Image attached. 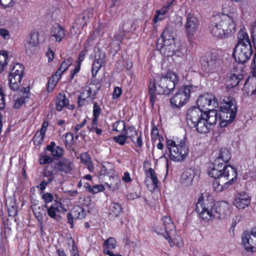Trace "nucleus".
<instances>
[{
	"label": "nucleus",
	"instance_id": "obj_18",
	"mask_svg": "<svg viewBox=\"0 0 256 256\" xmlns=\"http://www.w3.org/2000/svg\"><path fill=\"white\" fill-rule=\"evenodd\" d=\"M250 202L249 196L246 193H239L235 197L234 204L238 209H244Z\"/></svg>",
	"mask_w": 256,
	"mask_h": 256
},
{
	"label": "nucleus",
	"instance_id": "obj_13",
	"mask_svg": "<svg viewBox=\"0 0 256 256\" xmlns=\"http://www.w3.org/2000/svg\"><path fill=\"white\" fill-rule=\"evenodd\" d=\"M204 112L196 107H192L190 108L186 114V120L188 125L190 128L196 127V124L202 118Z\"/></svg>",
	"mask_w": 256,
	"mask_h": 256
},
{
	"label": "nucleus",
	"instance_id": "obj_19",
	"mask_svg": "<svg viewBox=\"0 0 256 256\" xmlns=\"http://www.w3.org/2000/svg\"><path fill=\"white\" fill-rule=\"evenodd\" d=\"M220 61L218 60L213 58L212 56L206 59V61L203 64L204 70L206 73H212L216 72L220 69Z\"/></svg>",
	"mask_w": 256,
	"mask_h": 256
},
{
	"label": "nucleus",
	"instance_id": "obj_32",
	"mask_svg": "<svg viewBox=\"0 0 256 256\" xmlns=\"http://www.w3.org/2000/svg\"><path fill=\"white\" fill-rule=\"evenodd\" d=\"M251 44L245 28L239 31L238 34V42L236 44Z\"/></svg>",
	"mask_w": 256,
	"mask_h": 256
},
{
	"label": "nucleus",
	"instance_id": "obj_11",
	"mask_svg": "<svg viewBox=\"0 0 256 256\" xmlns=\"http://www.w3.org/2000/svg\"><path fill=\"white\" fill-rule=\"evenodd\" d=\"M197 105L199 109L204 112H208L214 110L218 106L216 96L212 94H206L200 96L197 100Z\"/></svg>",
	"mask_w": 256,
	"mask_h": 256
},
{
	"label": "nucleus",
	"instance_id": "obj_3",
	"mask_svg": "<svg viewBox=\"0 0 256 256\" xmlns=\"http://www.w3.org/2000/svg\"><path fill=\"white\" fill-rule=\"evenodd\" d=\"M236 24L232 16L226 14L216 15L211 18L210 33L218 38H224L232 35L236 31Z\"/></svg>",
	"mask_w": 256,
	"mask_h": 256
},
{
	"label": "nucleus",
	"instance_id": "obj_27",
	"mask_svg": "<svg viewBox=\"0 0 256 256\" xmlns=\"http://www.w3.org/2000/svg\"><path fill=\"white\" fill-rule=\"evenodd\" d=\"M50 34L51 38L58 42H60L66 35L64 28L59 24L52 27Z\"/></svg>",
	"mask_w": 256,
	"mask_h": 256
},
{
	"label": "nucleus",
	"instance_id": "obj_12",
	"mask_svg": "<svg viewBox=\"0 0 256 256\" xmlns=\"http://www.w3.org/2000/svg\"><path fill=\"white\" fill-rule=\"evenodd\" d=\"M198 24V20L196 16L190 13L187 14L184 29L188 38H192L194 36L197 31Z\"/></svg>",
	"mask_w": 256,
	"mask_h": 256
},
{
	"label": "nucleus",
	"instance_id": "obj_47",
	"mask_svg": "<svg viewBox=\"0 0 256 256\" xmlns=\"http://www.w3.org/2000/svg\"><path fill=\"white\" fill-rule=\"evenodd\" d=\"M44 134H41L40 131L36 132L33 138L34 143L35 145H39L42 142Z\"/></svg>",
	"mask_w": 256,
	"mask_h": 256
},
{
	"label": "nucleus",
	"instance_id": "obj_60",
	"mask_svg": "<svg viewBox=\"0 0 256 256\" xmlns=\"http://www.w3.org/2000/svg\"><path fill=\"white\" fill-rule=\"evenodd\" d=\"M70 248L72 256H78V248L76 246L73 240L72 241L71 248Z\"/></svg>",
	"mask_w": 256,
	"mask_h": 256
},
{
	"label": "nucleus",
	"instance_id": "obj_22",
	"mask_svg": "<svg viewBox=\"0 0 256 256\" xmlns=\"http://www.w3.org/2000/svg\"><path fill=\"white\" fill-rule=\"evenodd\" d=\"M68 100L66 98L64 94H59L56 100V109L58 111H61L64 107H66L70 110H74L75 108L74 104H68Z\"/></svg>",
	"mask_w": 256,
	"mask_h": 256
},
{
	"label": "nucleus",
	"instance_id": "obj_43",
	"mask_svg": "<svg viewBox=\"0 0 256 256\" xmlns=\"http://www.w3.org/2000/svg\"><path fill=\"white\" fill-rule=\"evenodd\" d=\"M2 54L0 53V72L3 70L4 68L6 66L8 58V54L7 52L2 51Z\"/></svg>",
	"mask_w": 256,
	"mask_h": 256
},
{
	"label": "nucleus",
	"instance_id": "obj_35",
	"mask_svg": "<svg viewBox=\"0 0 256 256\" xmlns=\"http://www.w3.org/2000/svg\"><path fill=\"white\" fill-rule=\"evenodd\" d=\"M110 181L106 183L108 188L113 191L118 189L120 184L118 178L116 176H110Z\"/></svg>",
	"mask_w": 256,
	"mask_h": 256
},
{
	"label": "nucleus",
	"instance_id": "obj_33",
	"mask_svg": "<svg viewBox=\"0 0 256 256\" xmlns=\"http://www.w3.org/2000/svg\"><path fill=\"white\" fill-rule=\"evenodd\" d=\"M122 212V207L120 204L116 202L112 203L109 207V216L114 218L118 216Z\"/></svg>",
	"mask_w": 256,
	"mask_h": 256
},
{
	"label": "nucleus",
	"instance_id": "obj_42",
	"mask_svg": "<svg viewBox=\"0 0 256 256\" xmlns=\"http://www.w3.org/2000/svg\"><path fill=\"white\" fill-rule=\"evenodd\" d=\"M43 176L44 177L48 178L47 180L48 182H51L54 178V175L52 168H50L49 166H46L44 169Z\"/></svg>",
	"mask_w": 256,
	"mask_h": 256
},
{
	"label": "nucleus",
	"instance_id": "obj_21",
	"mask_svg": "<svg viewBox=\"0 0 256 256\" xmlns=\"http://www.w3.org/2000/svg\"><path fill=\"white\" fill-rule=\"evenodd\" d=\"M72 162L66 158L62 159L56 163L54 168L59 172L68 174L70 173L72 170Z\"/></svg>",
	"mask_w": 256,
	"mask_h": 256
},
{
	"label": "nucleus",
	"instance_id": "obj_5",
	"mask_svg": "<svg viewBox=\"0 0 256 256\" xmlns=\"http://www.w3.org/2000/svg\"><path fill=\"white\" fill-rule=\"evenodd\" d=\"M214 201L212 198L204 199L200 196L196 204V211L202 219L208 220L214 218Z\"/></svg>",
	"mask_w": 256,
	"mask_h": 256
},
{
	"label": "nucleus",
	"instance_id": "obj_58",
	"mask_svg": "<svg viewBox=\"0 0 256 256\" xmlns=\"http://www.w3.org/2000/svg\"><path fill=\"white\" fill-rule=\"evenodd\" d=\"M104 190V186L102 185H96L93 186L90 189V192L92 194H97L100 192H102Z\"/></svg>",
	"mask_w": 256,
	"mask_h": 256
},
{
	"label": "nucleus",
	"instance_id": "obj_63",
	"mask_svg": "<svg viewBox=\"0 0 256 256\" xmlns=\"http://www.w3.org/2000/svg\"><path fill=\"white\" fill-rule=\"evenodd\" d=\"M90 100L84 98L79 96L78 98V106H82L86 105Z\"/></svg>",
	"mask_w": 256,
	"mask_h": 256
},
{
	"label": "nucleus",
	"instance_id": "obj_39",
	"mask_svg": "<svg viewBox=\"0 0 256 256\" xmlns=\"http://www.w3.org/2000/svg\"><path fill=\"white\" fill-rule=\"evenodd\" d=\"M60 76H61L56 72V74L50 78L49 80L48 86V91H52L54 88L58 80L60 78Z\"/></svg>",
	"mask_w": 256,
	"mask_h": 256
},
{
	"label": "nucleus",
	"instance_id": "obj_62",
	"mask_svg": "<svg viewBox=\"0 0 256 256\" xmlns=\"http://www.w3.org/2000/svg\"><path fill=\"white\" fill-rule=\"evenodd\" d=\"M42 198L46 203H48L52 200L53 196L51 194L47 192L42 194Z\"/></svg>",
	"mask_w": 256,
	"mask_h": 256
},
{
	"label": "nucleus",
	"instance_id": "obj_26",
	"mask_svg": "<svg viewBox=\"0 0 256 256\" xmlns=\"http://www.w3.org/2000/svg\"><path fill=\"white\" fill-rule=\"evenodd\" d=\"M94 10L92 8H90L84 11L76 19V24L81 26L82 28H83L92 18Z\"/></svg>",
	"mask_w": 256,
	"mask_h": 256
},
{
	"label": "nucleus",
	"instance_id": "obj_37",
	"mask_svg": "<svg viewBox=\"0 0 256 256\" xmlns=\"http://www.w3.org/2000/svg\"><path fill=\"white\" fill-rule=\"evenodd\" d=\"M71 212L74 216L75 219H82L86 216L84 210L79 206H74Z\"/></svg>",
	"mask_w": 256,
	"mask_h": 256
},
{
	"label": "nucleus",
	"instance_id": "obj_15",
	"mask_svg": "<svg viewBox=\"0 0 256 256\" xmlns=\"http://www.w3.org/2000/svg\"><path fill=\"white\" fill-rule=\"evenodd\" d=\"M230 158L231 154L230 151L226 148H221L217 158L214 160L212 168H215L217 165L218 166L219 168L222 170L226 167L231 166H230L224 165V164L221 162V161H222L224 163H226Z\"/></svg>",
	"mask_w": 256,
	"mask_h": 256
},
{
	"label": "nucleus",
	"instance_id": "obj_36",
	"mask_svg": "<svg viewBox=\"0 0 256 256\" xmlns=\"http://www.w3.org/2000/svg\"><path fill=\"white\" fill-rule=\"evenodd\" d=\"M155 232L163 236L170 244L171 238L170 236V232L165 230V228L162 225H158L154 228Z\"/></svg>",
	"mask_w": 256,
	"mask_h": 256
},
{
	"label": "nucleus",
	"instance_id": "obj_56",
	"mask_svg": "<svg viewBox=\"0 0 256 256\" xmlns=\"http://www.w3.org/2000/svg\"><path fill=\"white\" fill-rule=\"evenodd\" d=\"M52 162V158L47 156H44L40 159V164H48Z\"/></svg>",
	"mask_w": 256,
	"mask_h": 256
},
{
	"label": "nucleus",
	"instance_id": "obj_53",
	"mask_svg": "<svg viewBox=\"0 0 256 256\" xmlns=\"http://www.w3.org/2000/svg\"><path fill=\"white\" fill-rule=\"evenodd\" d=\"M40 208L39 207L38 209L35 208L34 210V213L36 216V218H37L38 222H40L41 223V226H40V229L41 230H42V214L40 213Z\"/></svg>",
	"mask_w": 256,
	"mask_h": 256
},
{
	"label": "nucleus",
	"instance_id": "obj_1",
	"mask_svg": "<svg viewBox=\"0 0 256 256\" xmlns=\"http://www.w3.org/2000/svg\"><path fill=\"white\" fill-rule=\"evenodd\" d=\"M178 80V76L170 72L164 76H158L156 79L150 80L148 86L150 100L153 106L156 98V94H169L174 90Z\"/></svg>",
	"mask_w": 256,
	"mask_h": 256
},
{
	"label": "nucleus",
	"instance_id": "obj_51",
	"mask_svg": "<svg viewBox=\"0 0 256 256\" xmlns=\"http://www.w3.org/2000/svg\"><path fill=\"white\" fill-rule=\"evenodd\" d=\"M126 33V32L120 28L119 31L115 34L113 40L118 42L121 41L125 36Z\"/></svg>",
	"mask_w": 256,
	"mask_h": 256
},
{
	"label": "nucleus",
	"instance_id": "obj_29",
	"mask_svg": "<svg viewBox=\"0 0 256 256\" xmlns=\"http://www.w3.org/2000/svg\"><path fill=\"white\" fill-rule=\"evenodd\" d=\"M194 178V172L191 169L186 170L182 174L180 182L185 186L192 185Z\"/></svg>",
	"mask_w": 256,
	"mask_h": 256
},
{
	"label": "nucleus",
	"instance_id": "obj_59",
	"mask_svg": "<svg viewBox=\"0 0 256 256\" xmlns=\"http://www.w3.org/2000/svg\"><path fill=\"white\" fill-rule=\"evenodd\" d=\"M114 170L112 168H110L108 170V169L106 168V166H103L100 170V175L106 176L109 174H112Z\"/></svg>",
	"mask_w": 256,
	"mask_h": 256
},
{
	"label": "nucleus",
	"instance_id": "obj_38",
	"mask_svg": "<svg viewBox=\"0 0 256 256\" xmlns=\"http://www.w3.org/2000/svg\"><path fill=\"white\" fill-rule=\"evenodd\" d=\"M82 161L87 166L90 172L94 170V165L90 160V156L87 152L82 153L80 155Z\"/></svg>",
	"mask_w": 256,
	"mask_h": 256
},
{
	"label": "nucleus",
	"instance_id": "obj_10",
	"mask_svg": "<svg viewBox=\"0 0 256 256\" xmlns=\"http://www.w3.org/2000/svg\"><path fill=\"white\" fill-rule=\"evenodd\" d=\"M252 52V44H236L233 56L236 61L240 64H244L250 59Z\"/></svg>",
	"mask_w": 256,
	"mask_h": 256
},
{
	"label": "nucleus",
	"instance_id": "obj_61",
	"mask_svg": "<svg viewBox=\"0 0 256 256\" xmlns=\"http://www.w3.org/2000/svg\"><path fill=\"white\" fill-rule=\"evenodd\" d=\"M101 109L99 106L96 103L94 102V108H93V114L94 116L98 117L100 113Z\"/></svg>",
	"mask_w": 256,
	"mask_h": 256
},
{
	"label": "nucleus",
	"instance_id": "obj_14",
	"mask_svg": "<svg viewBox=\"0 0 256 256\" xmlns=\"http://www.w3.org/2000/svg\"><path fill=\"white\" fill-rule=\"evenodd\" d=\"M242 78V68H234L230 72V76L228 78L226 87L228 88H232L237 86Z\"/></svg>",
	"mask_w": 256,
	"mask_h": 256
},
{
	"label": "nucleus",
	"instance_id": "obj_2",
	"mask_svg": "<svg viewBox=\"0 0 256 256\" xmlns=\"http://www.w3.org/2000/svg\"><path fill=\"white\" fill-rule=\"evenodd\" d=\"M208 174L214 178L212 183L213 188L216 192H220L227 190L232 184L236 182L238 173L236 170L232 166H228L220 170L218 166L210 168Z\"/></svg>",
	"mask_w": 256,
	"mask_h": 256
},
{
	"label": "nucleus",
	"instance_id": "obj_55",
	"mask_svg": "<svg viewBox=\"0 0 256 256\" xmlns=\"http://www.w3.org/2000/svg\"><path fill=\"white\" fill-rule=\"evenodd\" d=\"M0 4L4 8H7L12 6L14 2L12 0H0Z\"/></svg>",
	"mask_w": 256,
	"mask_h": 256
},
{
	"label": "nucleus",
	"instance_id": "obj_4",
	"mask_svg": "<svg viewBox=\"0 0 256 256\" xmlns=\"http://www.w3.org/2000/svg\"><path fill=\"white\" fill-rule=\"evenodd\" d=\"M166 146L170 152V160L174 162L184 160L188 154V148L184 140H167Z\"/></svg>",
	"mask_w": 256,
	"mask_h": 256
},
{
	"label": "nucleus",
	"instance_id": "obj_25",
	"mask_svg": "<svg viewBox=\"0 0 256 256\" xmlns=\"http://www.w3.org/2000/svg\"><path fill=\"white\" fill-rule=\"evenodd\" d=\"M116 246V240L112 237H110L104 244V254L109 256H122L119 254H114L111 250L115 248Z\"/></svg>",
	"mask_w": 256,
	"mask_h": 256
},
{
	"label": "nucleus",
	"instance_id": "obj_64",
	"mask_svg": "<svg viewBox=\"0 0 256 256\" xmlns=\"http://www.w3.org/2000/svg\"><path fill=\"white\" fill-rule=\"evenodd\" d=\"M0 36L4 39H8L10 38L9 32L5 28H0Z\"/></svg>",
	"mask_w": 256,
	"mask_h": 256
},
{
	"label": "nucleus",
	"instance_id": "obj_40",
	"mask_svg": "<svg viewBox=\"0 0 256 256\" xmlns=\"http://www.w3.org/2000/svg\"><path fill=\"white\" fill-rule=\"evenodd\" d=\"M72 59L70 58H68L61 64L60 67L56 71L57 73L61 76L62 74L72 64Z\"/></svg>",
	"mask_w": 256,
	"mask_h": 256
},
{
	"label": "nucleus",
	"instance_id": "obj_48",
	"mask_svg": "<svg viewBox=\"0 0 256 256\" xmlns=\"http://www.w3.org/2000/svg\"><path fill=\"white\" fill-rule=\"evenodd\" d=\"M92 88L90 87H86L83 90L80 94V96L84 98L90 100H92L94 98V96H92Z\"/></svg>",
	"mask_w": 256,
	"mask_h": 256
},
{
	"label": "nucleus",
	"instance_id": "obj_49",
	"mask_svg": "<svg viewBox=\"0 0 256 256\" xmlns=\"http://www.w3.org/2000/svg\"><path fill=\"white\" fill-rule=\"evenodd\" d=\"M148 172L150 176L151 180L152 182V184H153L154 188H155L158 186V178L154 170L152 168H149Z\"/></svg>",
	"mask_w": 256,
	"mask_h": 256
},
{
	"label": "nucleus",
	"instance_id": "obj_30",
	"mask_svg": "<svg viewBox=\"0 0 256 256\" xmlns=\"http://www.w3.org/2000/svg\"><path fill=\"white\" fill-rule=\"evenodd\" d=\"M6 204L9 216H14L16 215L17 206L15 199L14 198H8L6 200Z\"/></svg>",
	"mask_w": 256,
	"mask_h": 256
},
{
	"label": "nucleus",
	"instance_id": "obj_28",
	"mask_svg": "<svg viewBox=\"0 0 256 256\" xmlns=\"http://www.w3.org/2000/svg\"><path fill=\"white\" fill-rule=\"evenodd\" d=\"M38 44V32H32L30 34V38L25 44L26 51H31L32 48H35Z\"/></svg>",
	"mask_w": 256,
	"mask_h": 256
},
{
	"label": "nucleus",
	"instance_id": "obj_31",
	"mask_svg": "<svg viewBox=\"0 0 256 256\" xmlns=\"http://www.w3.org/2000/svg\"><path fill=\"white\" fill-rule=\"evenodd\" d=\"M163 43H170L174 44V34L172 30L170 28H166L162 34Z\"/></svg>",
	"mask_w": 256,
	"mask_h": 256
},
{
	"label": "nucleus",
	"instance_id": "obj_16",
	"mask_svg": "<svg viewBox=\"0 0 256 256\" xmlns=\"http://www.w3.org/2000/svg\"><path fill=\"white\" fill-rule=\"evenodd\" d=\"M230 214V206L225 202H221L214 206V218L224 219Z\"/></svg>",
	"mask_w": 256,
	"mask_h": 256
},
{
	"label": "nucleus",
	"instance_id": "obj_17",
	"mask_svg": "<svg viewBox=\"0 0 256 256\" xmlns=\"http://www.w3.org/2000/svg\"><path fill=\"white\" fill-rule=\"evenodd\" d=\"M66 210L60 201L54 200V204L48 208L47 212L50 217L58 220L60 216L57 214V212H64Z\"/></svg>",
	"mask_w": 256,
	"mask_h": 256
},
{
	"label": "nucleus",
	"instance_id": "obj_41",
	"mask_svg": "<svg viewBox=\"0 0 256 256\" xmlns=\"http://www.w3.org/2000/svg\"><path fill=\"white\" fill-rule=\"evenodd\" d=\"M162 220L163 226L165 228V230H168L170 232L174 228V224L172 222L171 218L170 216H163Z\"/></svg>",
	"mask_w": 256,
	"mask_h": 256
},
{
	"label": "nucleus",
	"instance_id": "obj_50",
	"mask_svg": "<svg viewBox=\"0 0 256 256\" xmlns=\"http://www.w3.org/2000/svg\"><path fill=\"white\" fill-rule=\"evenodd\" d=\"M113 139L115 142L118 143L120 145H124L126 142L127 137L126 134L125 135H119L114 136Z\"/></svg>",
	"mask_w": 256,
	"mask_h": 256
},
{
	"label": "nucleus",
	"instance_id": "obj_20",
	"mask_svg": "<svg viewBox=\"0 0 256 256\" xmlns=\"http://www.w3.org/2000/svg\"><path fill=\"white\" fill-rule=\"evenodd\" d=\"M126 134L127 138H130L136 146L140 148L142 146L141 134H138L134 127L128 128L126 130Z\"/></svg>",
	"mask_w": 256,
	"mask_h": 256
},
{
	"label": "nucleus",
	"instance_id": "obj_34",
	"mask_svg": "<svg viewBox=\"0 0 256 256\" xmlns=\"http://www.w3.org/2000/svg\"><path fill=\"white\" fill-rule=\"evenodd\" d=\"M169 44L163 43V46H162V52L166 56H170L175 54L174 50V44Z\"/></svg>",
	"mask_w": 256,
	"mask_h": 256
},
{
	"label": "nucleus",
	"instance_id": "obj_6",
	"mask_svg": "<svg viewBox=\"0 0 256 256\" xmlns=\"http://www.w3.org/2000/svg\"><path fill=\"white\" fill-rule=\"evenodd\" d=\"M221 106L220 118L226 121V124L231 123L235 118L237 113L236 102L230 96L225 98Z\"/></svg>",
	"mask_w": 256,
	"mask_h": 256
},
{
	"label": "nucleus",
	"instance_id": "obj_23",
	"mask_svg": "<svg viewBox=\"0 0 256 256\" xmlns=\"http://www.w3.org/2000/svg\"><path fill=\"white\" fill-rule=\"evenodd\" d=\"M242 244L246 250L256 252V246L252 243L253 236H252L251 232H243L242 236Z\"/></svg>",
	"mask_w": 256,
	"mask_h": 256
},
{
	"label": "nucleus",
	"instance_id": "obj_9",
	"mask_svg": "<svg viewBox=\"0 0 256 256\" xmlns=\"http://www.w3.org/2000/svg\"><path fill=\"white\" fill-rule=\"evenodd\" d=\"M218 112L216 110H212L208 112H204L202 118H201L196 124L195 128L200 133H206L208 132L210 126L216 124Z\"/></svg>",
	"mask_w": 256,
	"mask_h": 256
},
{
	"label": "nucleus",
	"instance_id": "obj_8",
	"mask_svg": "<svg viewBox=\"0 0 256 256\" xmlns=\"http://www.w3.org/2000/svg\"><path fill=\"white\" fill-rule=\"evenodd\" d=\"M193 87L192 86H183L180 87L174 96L170 98V104L172 108H180L188 100Z\"/></svg>",
	"mask_w": 256,
	"mask_h": 256
},
{
	"label": "nucleus",
	"instance_id": "obj_44",
	"mask_svg": "<svg viewBox=\"0 0 256 256\" xmlns=\"http://www.w3.org/2000/svg\"><path fill=\"white\" fill-rule=\"evenodd\" d=\"M46 149L50 151L54 156L60 157L62 155L64 152L63 149L59 146L52 148L50 146H47Z\"/></svg>",
	"mask_w": 256,
	"mask_h": 256
},
{
	"label": "nucleus",
	"instance_id": "obj_7",
	"mask_svg": "<svg viewBox=\"0 0 256 256\" xmlns=\"http://www.w3.org/2000/svg\"><path fill=\"white\" fill-rule=\"evenodd\" d=\"M8 81L10 88L16 91L20 90L22 78L24 76V67L19 64H14L10 68Z\"/></svg>",
	"mask_w": 256,
	"mask_h": 256
},
{
	"label": "nucleus",
	"instance_id": "obj_54",
	"mask_svg": "<svg viewBox=\"0 0 256 256\" xmlns=\"http://www.w3.org/2000/svg\"><path fill=\"white\" fill-rule=\"evenodd\" d=\"M172 2H168L166 6H164L160 10H157L156 11V13L158 14L162 15V16H164V15L168 10Z\"/></svg>",
	"mask_w": 256,
	"mask_h": 256
},
{
	"label": "nucleus",
	"instance_id": "obj_24",
	"mask_svg": "<svg viewBox=\"0 0 256 256\" xmlns=\"http://www.w3.org/2000/svg\"><path fill=\"white\" fill-rule=\"evenodd\" d=\"M20 96L16 99L14 104V108H20L24 104L26 100L29 98L30 88L29 87L23 88L20 90Z\"/></svg>",
	"mask_w": 256,
	"mask_h": 256
},
{
	"label": "nucleus",
	"instance_id": "obj_52",
	"mask_svg": "<svg viewBox=\"0 0 256 256\" xmlns=\"http://www.w3.org/2000/svg\"><path fill=\"white\" fill-rule=\"evenodd\" d=\"M132 26V22L130 20H127L122 24L120 29L124 30V32H128L130 30Z\"/></svg>",
	"mask_w": 256,
	"mask_h": 256
},
{
	"label": "nucleus",
	"instance_id": "obj_45",
	"mask_svg": "<svg viewBox=\"0 0 256 256\" xmlns=\"http://www.w3.org/2000/svg\"><path fill=\"white\" fill-rule=\"evenodd\" d=\"M64 143L66 147L70 148L74 143V135L71 132L66 134L64 138Z\"/></svg>",
	"mask_w": 256,
	"mask_h": 256
},
{
	"label": "nucleus",
	"instance_id": "obj_57",
	"mask_svg": "<svg viewBox=\"0 0 256 256\" xmlns=\"http://www.w3.org/2000/svg\"><path fill=\"white\" fill-rule=\"evenodd\" d=\"M4 95L2 90V86L0 84V109L4 108Z\"/></svg>",
	"mask_w": 256,
	"mask_h": 256
},
{
	"label": "nucleus",
	"instance_id": "obj_46",
	"mask_svg": "<svg viewBox=\"0 0 256 256\" xmlns=\"http://www.w3.org/2000/svg\"><path fill=\"white\" fill-rule=\"evenodd\" d=\"M125 124L124 122L121 120L116 122L112 126L113 130L117 132H122L125 130Z\"/></svg>",
	"mask_w": 256,
	"mask_h": 256
}]
</instances>
